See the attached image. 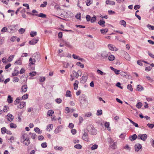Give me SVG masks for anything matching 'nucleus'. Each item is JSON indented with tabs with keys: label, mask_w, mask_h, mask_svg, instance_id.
Listing matches in <instances>:
<instances>
[{
	"label": "nucleus",
	"mask_w": 154,
	"mask_h": 154,
	"mask_svg": "<svg viewBox=\"0 0 154 154\" xmlns=\"http://www.w3.org/2000/svg\"><path fill=\"white\" fill-rule=\"evenodd\" d=\"M21 79L23 82H26L27 80V78L26 77L22 76L21 77Z\"/></svg>",
	"instance_id": "obj_46"
},
{
	"label": "nucleus",
	"mask_w": 154,
	"mask_h": 154,
	"mask_svg": "<svg viewBox=\"0 0 154 154\" xmlns=\"http://www.w3.org/2000/svg\"><path fill=\"white\" fill-rule=\"evenodd\" d=\"M53 127V125L52 124H50L48 125L47 126L46 128V130L48 131H50L51 130Z\"/></svg>",
	"instance_id": "obj_23"
},
{
	"label": "nucleus",
	"mask_w": 154,
	"mask_h": 154,
	"mask_svg": "<svg viewBox=\"0 0 154 154\" xmlns=\"http://www.w3.org/2000/svg\"><path fill=\"white\" fill-rule=\"evenodd\" d=\"M97 145L96 144H94L92 146V147H91V149L92 150H94L97 149Z\"/></svg>",
	"instance_id": "obj_57"
},
{
	"label": "nucleus",
	"mask_w": 154,
	"mask_h": 154,
	"mask_svg": "<svg viewBox=\"0 0 154 154\" xmlns=\"http://www.w3.org/2000/svg\"><path fill=\"white\" fill-rule=\"evenodd\" d=\"M107 47L108 49L111 51H116L119 50L118 48H117L114 45L112 44H108Z\"/></svg>",
	"instance_id": "obj_2"
},
{
	"label": "nucleus",
	"mask_w": 154,
	"mask_h": 154,
	"mask_svg": "<svg viewBox=\"0 0 154 154\" xmlns=\"http://www.w3.org/2000/svg\"><path fill=\"white\" fill-rule=\"evenodd\" d=\"M37 35V32H36L32 31L30 33V35L31 37H34L36 36Z\"/></svg>",
	"instance_id": "obj_44"
},
{
	"label": "nucleus",
	"mask_w": 154,
	"mask_h": 154,
	"mask_svg": "<svg viewBox=\"0 0 154 154\" xmlns=\"http://www.w3.org/2000/svg\"><path fill=\"white\" fill-rule=\"evenodd\" d=\"M10 127L12 128H17V125L13 123H11L9 124Z\"/></svg>",
	"instance_id": "obj_27"
},
{
	"label": "nucleus",
	"mask_w": 154,
	"mask_h": 154,
	"mask_svg": "<svg viewBox=\"0 0 154 154\" xmlns=\"http://www.w3.org/2000/svg\"><path fill=\"white\" fill-rule=\"evenodd\" d=\"M64 45L66 47L69 48H71L72 46L70 45V44L68 42H65L64 43Z\"/></svg>",
	"instance_id": "obj_56"
},
{
	"label": "nucleus",
	"mask_w": 154,
	"mask_h": 154,
	"mask_svg": "<svg viewBox=\"0 0 154 154\" xmlns=\"http://www.w3.org/2000/svg\"><path fill=\"white\" fill-rule=\"evenodd\" d=\"M6 128L5 127H3L1 129V132L2 134H4L6 132Z\"/></svg>",
	"instance_id": "obj_34"
},
{
	"label": "nucleus",
	"mask_w": 154,
	"mask_h": 154,
	"mask_svg": "<svg viewBox=\"0 0 154 154\" xmlns=\"http://www.w3.org/2000/svg\"><path fill=\"white\" fill-rule=\"evenodd\" d=\"M127 88L129 90L131 91H132L133 90L132 86L131 84H129L127 86Z\"/></svg>",
	"instance_id": "obj_50"
},
{
	"label": "nucleus",
	"mask_w": 154,
	"mask_h": 154,
	"mask_svg": "<svg viewBox=\"0 0 154 154\" xmlns=\"http://www.w3.org/2000/svg\"><path fill=\"white\" fill-rule=\"evenodd\" d=\"M105 22L104 20H100L98 22V24L102 26H105Z\"/></svg>",
	"instance_id": "obj_32"
},
{
	"label": "nucleus",
	"mask_w": 154,
	"mask_h": 154,
	"mask_svg": "<svg viewBox=\"0 0 154 154\" xmlns=\"http://www.w3.org/2000/svg\"><path fill=\"white\" fill-rule=\"evenodd\" d=\"M100 31L101 32L102 34H104L105 33H106L108 32V30L106 28L105 29H100Z\"/></svg>",
	"instance_id": "obj_31"
},
{
	"label": "nucleus",
	"mask_w": 154,
	"mask_h": 154,
	"mask_svg": "<svg viewBox=\"0 0 154 154\" xmlns=\"http://www.w3.org/2000/svg\"><path fill=\"white\" fill-rule=\"evenodd\" d=\"M39 39L37 38L36 39H34L29 42V44L31 45H35L38 41Z\"/></svg>",
	"instance_id": "obj_9"
},
{
	"label": "nucleus",
	"mask_w": 154,
	"mask_h": 154,
	"mask_svg": "<svg viewBox=\"0 0 154 154\" xmlns=\"http://www.w3.org/2000/svg\"><path fill=\"white\" fill-rule=\"evenodd\" d=\"M137 138V136L136 134H134L132 136H130L129 137L130 140L132 141L135 140Z\"/></svg>",
	"instance_id": "obj_20"
},
{
	"label": "nucleus",
	"mask_w": 154,
	"mask_h": 154,
	"mask_svg": "<svg viewBox=\"0 0 154 154\" xmlns=\"http://www.w3.org/2000/svg\"><path fill=\"white\" fill-rule=\"evenodd\" d=\"M62 128L61 126H58L56 128L54 131V132L55 133L57 134L61 131V129Z\"/></svg>",
	"instance_id": "obj_18"
},
{
	"label": "nucleus",
	"mask_w": 154,
	"mask_h": 154,
	"mask_svg": "<svg viewBox=\"0 0 154 154\" xmlns=\"http://www.w3.org/2000/svg\"><path fill=\"white\" fill-rule=\"evenodd\" d=\"M72 57L74 59H78L79 60H81L82 59V58L79 57V56H77L75 54H73L72 55Z\"/></svg>",
	"instance_id": "obj_33"
},
{
	"label": "nucleus",
	"mask_w": 154,
	"mask_h": 154,
	"mask_svg": "<svg viewBox=\"0 0 154 154\" xmlns=\"http://www.w3.org/2000/svg\"><path fill=\"white\" fill-rule=\"evenodd\" d=\"M7 101L9 103H11L13 102V98L11 97L10 95H8V96Z\"/></svg>",
	"instance_id": "obj_24"
},
{
	"label": "nucleus",
	"mask_w": 154,
	"mask_h": 154,
	"mask_svg": "<svg viewBox=\"0 0 154 154\" xmlns=\"http://www.w3.org/2000/svg\"><path fill=\"white\" fill-rule=\"evenodd\" d=\"M54 113V111L52 110H50L47 112V115L48 116H51Z\"/></svg>",
	"instance_id": "obj_40"
},
{
	"label": "nucleus",
	"mask_w": 154,
	"mask_h": 154,
	"mask_svg": "<svg viewBox=\"0 0 154 154\" xmlns=\"http://www.w3.org/2000/svg\"><path fill=\"white\" fill-rule=\"evenodd\" d=\"M30 140L29 139L23 140V143L26 146H28L30 143Z\"/></svg>",
	"instance_id": "obj_22"
},
{
	"label": "nucleus",
	"mask_w": 154,
	"mask_h": 154,
	"mask_svg": "<svg viewBox=\"0 0 154 154\" xmlns=\"http://www.w3.org/2000/svg\"><path fill=\"white\" fill-rule=\"evenodd\" d=\"M125 59L128 61H130L131 60V57L129 55L128 53H126L125 54Z\"/></svg>",
	"instance_id": "obj_41"
},
{
	"label": "nucleus",
	"mask_w": 154,
	"mask_h": 154,
	"mask_svg": "<svg viewBox=\"0 0 154 154\" xmlns=\"http://www.w3.org/2000/svg\"><path fill=\"white\" fill-rule=\"evenodd\" d=\"M97 72L98 73V74H100L101 75H103V74L105 75L106 74L105 73H103V72H102L100 69H97Z\"/></svg>",
	"instance_id": "obj_53"
},
{
	"label": "nucleus",
	"mask_w": 154,
	"mask_h": 154,
	"mask_svg": "<svg viewBox=\"0 0 154 154\" xmlns=\"http://www.w3.org/2000/svg\"><path fill=\"white\" fill-rule=\"evenodd\" d=\"M65 96L66 97H71L72 96V95L71 94L70 91L69 90L67 91Z\"/></svg>",
	"instance_id": "obj_35"
},
{
	"label": "nucleus",
	"mask_w": 154,
	"mask_h": 154,
	"mask_svg": "<svg viewBox=\"0 0 154 154\" xmlns=\"http://www.w3.org/2000/svg\"><path fill=\"white\" fill-rule=\"evenodd\" d=\"M110 52H107L104 51L102 52L101 54V57L103 59H106L109 55Z\"/></svg>",
	"instance_id": "obj_3"
},
{
	"label": "nucleus",
	"mask_w": 154,
	"mask_h": 154,
	"mask_svg": "<svg viewBox=\"0 0 154 154\" xmlns=\"http://www.w3.org/2000/svg\"><path fill=\"white\" fill-rule=\"evenodd\" d=\"M34 131L35 132L39 134H41L42 133V131H41L40 129L37 127L34 128Z\"/></svg>",
	"instance_id": "obj_36"
},
{
	"label": "nucleus",
	"mask_w": 154,
	"mask_h": 154,
	"mask_svg": "<svg viewBox=\"0 0 154 154\" xmlns=\"http://www.w3.org/2000/svg\"><path fill=\"white\" fill-rule=\"evenodd\" d=\"M128 119L130 121L131 123L134 125L136 127L138 128L139 127L138 124L135 123L129 118H128Z\"/></svg>",
	"instance_id": "obj_26"
},
{
	"label": "nucleus",
	"mask_w": 154,
	"mask_h": 154,
	"mask_svg": "<svg viewBox=\"0 0 154 154\" xmlns=\"http://www.w3.org/2000/svg\"><path fill=\"white\" fill-rule=\"evenodd\" d=\"M142 106V104L141 103L139 102L137 103L136 104V107L137 108H140Z\"/></svg>",
	"instance_id": "obj_49"
},
{
	"label": "nucleus",
	"mask_w": 154,
	"mask_h": 154,
	"mask_svg": "<svg viewBox=\"0 0 154 154\" xmlns=\"http://www.w3.org/2000/svg\"><path fill=\"white\" fill-rule=\"evenodd\" d=\"M106 3L107 5H114L115 4L114 2L109 0H106Z\"/></svg>",
	"instance_id": "obj_19"
},
{
	"label": "nucleus",
	"mask_w": 154,
	"mask_h": 154,
	"mask_svg": "<svg viewBox=\"0 0 154 154\" xmlns=\"http://www.w3.org/2000/svg\"><path fill=\"white\" fill-rule=\"evenodd\" d=\"M82 139L83 140L86 141H89V139L88 137V134L85 132L83 134L82 136Z\"/></svg>",
	"instance_id": "obj_7"
},
{
	"label": "nucleus",
	"mask_w": 154,
	"mask_h": 154,
	"mask_svg": "<svg viewBox=\"0 0 154 154\" xmlns=\"http://www.w3.org/2000/svg\"><path fill=\"white\" fill-rule=\"evenodd\" d=\"M29 65L31 66V65L35 64L36 62V60L35 59H32V58L30 57L29 59Z\"/></svg>",
	"instance_id": "obj_15"
},
{
	"label": "nucleus",
	"mask_w": 154,
	"mask_h": 154,
	"mask_svg": "<svg viewBox=\"0 0 154 154\" xmlns=\"http://www.w3.org/2000/svg\"><path fill=\"white\" fill-rule=\"evenodd\" d=\"M30 134H31V138L33 139H35L37 136L36 134H31V133H30Z\"/></svg>",
	"instance_id": "obj_61"
},
{
	"label": "nucleus",
	"mask_w": 154,
	"mask_h": 154,
	"mask_svg": "<svg viewBox=\"0 0 154 154\" xmlns=\"http://www.w3.org/2000/svg\"><path fill=\"white\" fill-rule=\"evenodd\" d=\"M26 106V103L24 101H22L20 103L19 105L17 106V107L18 108L20 109H22L24 107Z\"/></svg>",
	"instance_id": "obj_12"
},
{
	"label": "nucleus",
	"mask_w": 154,
	"mask_h": 154,
	"mask_svg": "<svg viewBox=\"0 0 154 154\" xmlns=\"http://www.w3.org/2000/svg\"><path fill=\"white\" fill-rule=\"evenodd\" d=\"M14 57V55L10 56L8 59V61L9 62L13 60Z\"/></svg>",
	"instance_id": "obj_37"
},
{
	"label": "nucleus",
	"mask_w": 154,
	"mask_h": 154,
	"mask_svg": "<svg viewBox=\"0 0 154 154\" xmlns=\"http://www.w3.org/2000/svg\"><path fill=\"white\" fill-rule=\"evenodd\" d=\"M96 20V16H94L91 18V22L92 23H93Z\"/></svg>",
	"instance_id": "obj_47"
},
{
	"label": "nucleus",
	"mask_w": 154,
	"mask_h": 154,
	"mask_svg": "<svg viewBox=\"0 0 154 154\" xmlns=\"http://www.w3.org/2000/svg\"><path fill=\"white\" fill-rule=\"evenodd\" d=\"M147 125L149 128L151 129H152L154 127V124L148 123Z\"/></svg>",
	"instance_id": "obj_54"
},
{
	"label": "nucleus",
	"mask_w": 154,
	"mask_h": 154,
	"mask_svg": "<svg viewBox=\"0 0 154 154\" xmlns=\"http://www.w3.org/2000/svg\"><path fill=\"white\" fill-rule=\"evenodd\" d=\"M74 147L78 149H82V146L80 144H78L75 145Z\"/></svg>",
	"instance_id": "obj_39"
},
{
	"label": "nucleus",
	"mask_w": 154,
	"mask_h": 154,
	"mask_svg": "<svg viewBox=\"0 0 154 154\" xmlns=\"http://www.w3.org/2000/svg\"><path fill=\"white\" fill-rule=\"evenodd\" d=\"M14 119V116L11 114L9 113L7 116V120L9 122L13 121Z\"/></svg>",
	"instance_id": "obj_8"
},
{
	"label": "nucleus",
	"mask_w": 154,
	"mask_h": 154,
	"mask_svg": "<svg viewBox=\"0 0 154 154\" xmlns=\"http://www.w3.org/2000/svg\"><path fill=\"white\" fill-rule=\"evenodd\" d=\"M143 89V88L140 85H138L137 88V90L138 91H141Z\"/></svg>",
	"instance_id": "obj_38"
},
{
	"label": "nucleus",
	"mask_w": 154,
	"mask_h": 154,
	"mask_svg": "<svg viewBox=\"0 0 154 154\" xmlns=\"http://www.w3.org/2000/svg\"><path fill=\"white\" fill-rule=\"evenodd\" d=\"M7 28L6 27H4L1 30V32H5L7 31Z\"/></svg>",
	"instance_id": "obj_63"
},
{
	"label": "nucleus",
	"mask_w": 154,
	"mask_h": 154,
	"mask_svg": "<svg viewBox=\"0 0 154 154\" xmlns=\"http://www.w3.org/2000/svg\"><path fill=\"white\" fill-rule=\"evenodd\" d=\"M147 138V135L146 134H139L138 136V138L140 139L143 141H145Z\"/></svg>",
	"instance_id": "obj_4"
},
{
	"label": "nucleus",
	"mask_w": 154,
	"mask_h": 154,
	"mask_svg": "<svg viewBox=\"0 0 154 154\" xmlns=\"http://www.w3.org/2000/svg\"><path fill=\"white\" fill-rule=\"evenodd\" d=\"M8 108L6 106H5L4 107V108L3 109V111L5 112H7L8 111Z\"/></svg>",
	"instance_id": "obj_58"
},
{
	"label": "nucleus",
	"mask_w": 154,
	"mask_h": 154,
	"mask_svg": "<svg viewBox=\"0 0 154 154\" xmlns=\"http://www.w3.org/2000/svg\"><path fill=\"white\" fill-rule=\"evenodd\" d=\"M120 24L121 25H123L124 27H126V22L124 20H121L120 22Z\"/></svg>",
	"instance_id": "obj_30"
},
{
	"label": "nucleus",
	"mask_w": 154,
	"mask_h": 154,
	"mask_svg": "<svg viewBox=\"0 0 154 154\" xmlns=\"http://www.w3.org/2000/svg\"><path fill=\"white\" fill-rule=\"evenodd\" d=\"M47 4V2H44L41 5L40 7L42 8H44L46 6Z\"/></svg>",
	"instance_id": "obj_48"
},
{
	"label": "nucleus",
	"mask_w": 154,
	"mask_h": 154,
	"mask_svg": "<svg viewBox=\"0 0 154 154\" xmlns=\"http://www.w3.org/2000/svg\"><path fill=\"white\" fill-rule=\"evenodd\" d=\"M91 113L90 112L86 113L85 115V116L86 117H89L91 116Z\"/></svg>",
	"instance_id": "obj_64"
},
{
	"label": "nucleus",
	"mask_w": 154,
	"mask_h": 154,
	"mask_svg": "<svg viewBox=\"0 0 154 154\" xmlns=\"http://www.w3.org/2000/svg\"><path fill=\"white\" fill-rule=\"evenodd\" d=\"M72 73L74 76L76 78H78L79 76H81L82 75V73L80 70H78L77 72L75 71H73Z\"/></svg>",
	"instance_id": "obj_6"
},
{
	"label": "nucleus",
	"mask_w": 154,
	"mask_h": 154,
	"mask_svg": "<svg viewBox=\"0 0 154 154\" xmlns=\"http://www.w3.org/2000/svg\"><path fill=\"white\" fill-rule=\"evenodd\" d=\"M147 26L149 29H150L153 30L154 29V26H152L151 25H149L148 24L147 25Z\"/></svg>",
	"instance_id": "obj_62"
},
{
	"label": "nucleus",
	"mask_w": 154,
	"mask_h": 154,
	"mask_svg": "<svg viewBox=\"0 0 154 154\" xmlns=\"http://www.w3.org/2000/svg\"><path fill=\"white\" fill-rule=\"evenodd\" d=\"M20 98L18 97L17 98L16 100L14 101V103L15 105H17L20 103Z\"/></svg>",
	"instance_id": "obj_25"
},
{
	"label": "nucleus",
	"mask_w": 154,
	"mask_h": 154,
	"mask_svg": "<svg viewBox=\"0 0 154 154\" xmlns=\"http://www.w3.org/2000/svg\"><path fill=\"white\" fill-rule=\"evenodd\" d=\"M102 114V110L101 109H98L97 112V116H100Z\"/></svg>",
	"instance_id": "obj_45"
},
{
	"label": "nucleus",
	"mask_w": 154,
	"mask_h": 154,
	"mask_svg": "<svg viewBox=\"0 0 154 154\" xmlns=\"http://www.w3.org/2000/svg\"><path fill=\"white\" fill-rule=\"evenodd\" d=\"M28 87L26 85H24L22 86L21 87V92L25 93L26 92L27 90Z\"/></svg>",
	"instance_id": "obj_10"
},
{
	"label": "nucleus",
	"mask_w": 154,
	"mask_h": 154,
	"mask_svg": "<svg viewBox=\"0 0 154 154\" xmlns=\"http://www.w3.org/2000/svg\"><path fill=\"white\" fill-rule=\"evenodd\" d=\"M124 148L127 150H128L129 151H130L131 149V148L128 145H125L124 147Z\"/></svg>",
	"instance_id": "obj_60"
},
{
	"label": "nucleus",
	"mask_w": 154,
	"mask_h": 154,
	"mask_svg": "<svg viewBox=\"0 0 154 154\" xmlns=\"http://www.w3.org/2000/svg\"><path fill=\"white\" fill-rule=\"evenodd\" d=\"M76 64L77 65L80 66L82 68H83L84 67V65L80 62H77L76 63Z\"/></svg>",
	"instance_id": "obj_42"
},
{
	"label": "nucleus",
	"mask_w": 154,
	"mask_h": 154,
	"mask_svg": "<svg viewBox=\"0 0 154 154\" xmlns=\"http://www.w3.org/2000/svg\"><path fill=\"white\" fill-rule=\"evenodd\" d=\"M135 150L136 152H138L141 150L142 149V146L140 144H137L134 146Z\"/></svg>",
	"instance_id": "obj_5"
},
{
	"label": "nucleus",
	"mask_w": 154,
	"mask_h": 154,
	"mask_svg": "<svg viewBox=\"0 0 154 154\" xmlns=\"http://www.w3.org/2000/svg\"><path fill=\"white\" fill-rule=\"evenodd\" d=\"M88 79L87 76H83L81 79V82L82 83H85L86 82Z\"/></svg>",
	"instance_id": "obj_14"
},
{
	"label": "nucleus",
	"mask_w": 154,
	"mask_h": 154,
	"mask_svg": "<svg viewBox=\"0 0 154 154\" xmlns=\"http://www.w3.org/2000/svg\"><path fill=\"white\" fill-rule=\"evenodd\" d=\"M22 138L23 140H26V139H29L28 137V134L26 133L25 131H23L22 132Z\"/></svg>",
	"instance_id": "obj_11"
},
{
	"label": "nucleus",
	"mask_w": 154,
	"mask_h": 154,
	"mask_svg": "<svg viewBox=\"0 0 154 154\" xmlns=\"http://www.w3.org/2000/svg\"><path fill=\"white\" fill-rule=\"evenodd\" d=\"M56 102L57 103H60L62 102V100L60 98H57L55 100Z\"/></svg>",
	"instance_id": "obj_55"
},
{
	"label": "nucleus",
	"mask_w": 154,
	"mask_h": 154,
	"mask_svg": "<svg viewBox=\"0 0 154 154\" xmlns=\"http://www.w3.org/2000/svg\"><path fill=\"white\" fill-rule=\"evenodd\" d=\"M110 69L114 71L116 74L118 75L119 74L120 70L116 69L112 66L110 67Z\"/></svg>",
	"instance_id": "obj_21"
},
{
	"label": "nucleus",
	"mask_w": 154,
	"mask_h": 154,
	"mask_svg": "<svg viewBox=\"0 0 154 154\" xmlns=\"http://www.w3.org/2000/svg\"><path fill=\"white\" fill-rule=\"evenodd\" d=\"M41 146L43 148H45L47 147V143L46 142L43 143L41 144Z\"/></svg>",
	"instance_id": "obj_59"
},
{
	"label": "nucleus",
	"mask_w": 154,
	"mask_h": 154,
	"mask_svg": "<svg viewBox=\"0 0 154 154\" xmlns=\"http://www.w3.org/2000/svg\"><path fill=\"white\" fill-rule=\"evenodd\" d=\"M36 74V72H32L29 73V75L30 76H35Z\"/></svg>",
	"instance_id": "obj_52"
},
{
	"label": "nucleus",
	"mask_w": 154,
	"mask_h": 154,
	"mask_svg": "<svg viewBox=\"0 0 154 154\" xmlns=\"http://www.w3.org/2000/svg\"><path fill=\"white\" fill-rule=\"evenodd\" d=\"M33 15L42 18H46V14L42 13H40L39 14H33Z\"/></svg>",
	"instance_id": "obj_17"
},
{
	"label": "nucleus",
	"mask_w": 154,
	"mask_h": 154,
	"mask_svg": "<svg viewBox=\"0 0 154 154\" xmlns=\"http://www.w3.org/2000/svg\"><path fill=\"white\" fill-rule=\"evenodd\" d=\"M22 64V61L20 60H17L14 62V64L15 65H21Z\"/></svg>",
	"instance_id": "obj_28"
},
{
	"label": "nucleus",
	"mask_w": 154,
	"mask_h": 154,
	"mask_svg": "<svg viewBox=\"0 0 154 154\" xmlns=\"http://www.w3.org/2000/svg\"><path fill=\"white\" fill-rule=\"evenodd\" d=\"M79 82L77 80H75L74 83L73 84L74 89L75 90H77L78 87V84Z\"/></svg>",
	"instance_id": "obj_16"
},
{
	"label": "nucleus",
	"mask_w": 154,
	"mask_h": 154,
	"mask_svg": "<svg viewBox=\"0 0 154 154\" xmlns=\"http://www.w3.org/2000/svg\"><path fill=\"white\" fill-rule=\"evenodd\" d=\"M33 57L38 60H39L40 59V55L37 53H35L33 54Z\"/></svg>",
	"instance_id": "obj_29"
},
{
	"label": "nucleus",
	"mask_w": 154,
	"mask_h": 154,
	"mask_svg": "<svg viewBox=\"0 0 154 154\" xmlns=\"http://www.w3.org/2000/svg\"><path fill=\"white\" fill-rule=\"evenodd\" d=\"M29 95L28 94H26L23 95L22 97V99L23 100H26L27 99Z\"/></svg>",
	"instance_id": "obj_43"
},
{
	"label": "nucleus",
	"mask_w": 154,
	"mask_h": 154,
	"mask_svg": "<svg viewBox=\"0 0 154 154\" xmlns=\"http://www.w3.org/2000/svg\"><path fill=\"white\" fill-rule=\"evenodd\" d=\"M87 129L90 133L92 135H96L97 133V130L94 128L91 125H88Z\"/></svg>",
	"instance_id": "obj_1"
},
{
	"label": "nucleus",
	"mask_w": 154,
	"mask_h": 154,
	"mask_svg": "<svg viewBox=\"0 0 154 154\" xmlns=\"http://www.w3.org/2000/svg\"><path fill=\"white\" fill-rule=\"evenodd\" d=\"M25 31V29L23 28H21L18 30L19 32L21 34L23 33Z\"/></svg>",
	"instance_id": "obj_51"
},
{
	"label": "nucleus",
	"mask_w": 154,
	"mask_h": 154,
	"mask_svg": "<svg viewBox=\"0 0 154 154\" xmlns=\"http://www.w3.org/2000/svg\"><path fill=\"white\" fill-rule=\"evenodd\" d=\"M108 57V60L110 61H113L115 59V56L111 54L110 52Z\"/></svg>",
	"instance_id": "obj_13"
}]
</instances>
